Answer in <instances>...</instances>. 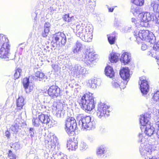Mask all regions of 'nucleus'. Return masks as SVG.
Masks as SVG:
<instances>
[{"label": "nucleus", "instance_id": "1", "mask_svg": "<svg viewBox=\"0 0 159 159\" xmlns=\"http://www.w3.org/2000/svg\"><path fill=\"white\" fill-rule=\"evenodd\" d=\"M83 48L82 44L77 41L72 47V51L74 53L78 55V57L76 58L77 60L83 61L88 66H92L91 65L95 63L96 55L91 52L89 49L83 50Z\"/></svg>", "mask_w": 159, "mask_h": 159}, {"label": "nucleus", "instance_id": "2", "mask_svg": "<svg viewBox=\"0 0 159 159\" xmlns=\"http://www.w3.org/2000/svg\"><path fill=\"white\" fill-rule=\"evenodd\" d=\"M151 117V114L147 112L141 115L139 118L140 129L142 131L144 130V133L148 136H151L153 134L156 135V130L151 125V123L149 121Z\"/></svg>", "mask_w": 159, "mask_h": 159}, {"label": "nucleus", "instance_id": "3", "mask_svg": "<svg viewBox=\"0 0 159 159\" xmlns=\"http://www.w3.org/2000/svg\"><path fill=\"white\" fill-rule=\"evenodd\" d=\"M93 95L91 93H87L78 100L81 108L84 110L90 111L94 108L96 102Z\"/></svg>", "mask_w": 159, "mask_h": 159}, {"label": "nucleus", "instance_id": "4", "mask_svg": "<svg viewBox=\"0 0 159 159\" xmlns=\"http://www.w3.org/2000/svg\"><path fill=\"white\" fill-rule=\"evenodd\" d=\"M139 137L140 139L139 140V142L141 143L139 147V151L142 156L145 157V159H157L155 156H150L152 153V151L151 146L146 144L145 143V139L143 137L141 134H139Z\"/></svg>", "mask_w": 159, "mask_h": 159}, {"label": "nucleus", "instance_id": "5", "mask_svg": "<svg viewBox=\"0 0 159 159\" xmlns=\"http://www.w3.org/2000/svg\"><path fill=\"white\" fill-rule=\"evenodd\" d=\"M138 36L136 35V40L140 39L142 41L154 44L156 42V37L153 33L148 30H140L138 33Z\"/></svg>", "mask_w": 159, "mask_h": 159}, {"label": "nucleus", "instance_id": "6", "mask_svg": "<svg viewBox=\"0 0 159 159\" xmlns=\"http://www.w3.org/2000/svg\"><path fill=\"white\" fill-rule=\"evenodd\" d=\"M91 118L90 116H87L81 117L78 123L79 128L83 129L90 130L94 129L95 127V123L93 120H91Z\"/></svg>", "mask_w": 159, "mask_h": 159}, {"label": "nucleus", "instance_id": "7", "mask_svg": "<svg viewBox=\"0 0 159 159\" xmlns=\"http://www.w3.org/2000/svg\"><path fill=\"white\" fill-rule=\"evenodd\" d=\"M65 126L66 131L70 136L74 135L75 130L77 128H79L76 120L72 117H69L66 119L65 121Z\"/></svg>", "mask_w": 159, "mask_h": 159}, {"label": "nucleus", "instance_id": "8", "mask_svg": "<svg viewBox=\"0 0 159 159\" xmlns=\"http://www.w3.org/2000/svg\"><path fill=\"white\" fill-rule=\"evenodd\" d=\"M107 106L101 102L99 103L98 104L96 111L97 116L102 120L105 119L106 116L109 115L110 111L108 110V108Z\"/></svg>", "mask_w": 159, "mask_h": 159}, {"label": "nucleus", "instance_id": "9", "mask_svg": "<svg viewBox=\"0 0 159 159\" xmlns=\"http://www.w3.org/2000/svg\"><path fill=\"white\" fill-rule=\"evenodd\" d=\"M120 75L123 80L120 84V88L121 90L125 88L129 80L130 75L129 69L128 67L123 68L120 70Z\"/></svg>", "mask_w": 159, "mask_h": 159}, {"label": "nucleus", "instance_id": "10", "mask_svg": "<svg viewBox=\"0 0 159 159\" xmlns=\"http://www.w3.org/2000/svg\"><path fill=\"white\" fill-rule=\"evenodd\" d=\"M80 26L78 27V32H77V36L80 37L81 39L85 42H90L92 38V33L93 28L92 25H90V28H89V27H88L87 29H88V30L87 31L86 33H84V34H83L82 33H80L81 30H83L82 29L80 28V29L79 30L80 28Z\"/></svg>", "mask_w": 159, "mask_h": 159}, {"label": "nucleus", "instance_id": "11", "mask_svg": "<svg viewBox=\"0 0 159 159\" xmlns=\"http://www.w3.org/2000/svg\"><path fill=\"white\" fill-rule=\"evenodd\" d=\"M139 16L141 20V24L142 23H145L143 25H142V26L144 27L147 26L148 24L147 23L151 20L155 22V17L156 16V15L152 13L147 11L143 12L140 13Z\"/></svg>", "mask_w": 159, "mask_h": 159}, {"label": "nucleus", "instance_id": "12", "mask_svg": "<svg viewBox=\"0 0 159 159\" xmlns=\"http://www.w3.org/2000/svg\"><path fill=\"white\" fill-rule=\"evenodd\" d=\"M52 39V41L53 42L52 46L53 47H57V42L59 43H61L62 45L64 46L66 42V36L65 34L62 32H58L54 34Z\"/></svg>", "mask_w": 159, "mask_h": 159}, {"label": "nucleus", "instance_id": "13", "mask_svg": "<svg viewBox=\"0 0 159 159\" xmlns=\"http://www.w3.org/2000/svg\"><path fill=\"white\" fill-rule=\"evenodd\" d=\"M146 78L145 76H142L140 78L139 84L141 92L143 96L146 95L149 91V85Z\"/></svg>", "mask_w": 159, "mask_h": 159}, {"label": "nucleus", "instance_id": "14", "mask_svg": "<svg viewBox=\"0 0 159 159\" xmlns=\"http://www.w3.org/2000/svg\"><path fill=\"white\" fill-rule=\"evenodd\" d=\"M61 89L58 86L52 85L49 87L48 90L49 96L52 98H57L60 95Z\"/></svg>", "mask_w": 159, "mask_h": 159}, {"label": "nucleus", "instance_id": "15", "mask_svg": "<svg viewBox=\"0 0 159 159\" xmlns=\"http://www.w3.org/2000/svg\"><path fill=\"white\" fill-rule=\"evenodd\" d=\"M0 48V57L4 59L7 61L9 60V55L10 54V45L8 44L4 46H1Z\"/></svg>", "mask_w": 159, "mask_h": 159}, {"label": "nucleus", "instance_id": "16", "mask_svg": "<svg viewBox=\"0 0 159 159\" xmlns=\"http://www.w3.org/2000/svg\"><path fill=\"white\" fill-rule=\"evenodd\" d=\"M91 25H87L86 22H80L79 24H78L76 25L75 27V31H74V32H75L77 36V32H78V27L80 26V28L82 29L83 30H82V31H80V33L81 34L82 33V34H84V33H86L87 32V31L88 30V29H87L88 27H89V28H90V26ZM80 28H79V30L80 29Z\"/></svg>", "mask_w": 159, "mask_h": 159}, {"label": "nucleus", "instance_id": "17", "mask_svg": "<svg viewBox=\"0 0 159 159\" xmlns=\"http://www.w3.org/2000/svg\"><path fill=\"white\" fill-rule=\"evenodd\" d=\"M131 54L128 52H125L121 55L120 58L121 62L124 65L128 64L131 61Z\"/></svg>", "mask_w": 159, "mask_h": 159}, {"label": "nucleus", "instance_id": "18", "mask_svg": "<svg viewBox=\"0 0 159 159\" xmlns=\"http://www.w3.org/2000/svg\"><path fill=\"white\" fill-rule=\"evenodd\" d=\"M88 86L92 89L96 88L100 84V80L96 77H93L88 81Z\"/></svg>", "mask_w": 159, "mask_h": 159}, {"label": "nucleus", "instance_id": "19", "mask_svg": "<svg viewBox=\"0 0 159 159\" xmlns=\"http://www.w3.org/2000/svg\"><path fill=\"white\" fill-rule=\"evenodd\" d=\"M107 152V148L104 145L99 146L97 149V155L99 158H105L107 156L105 154Z\"/></svg>", "mask_w": 159, "mask_h": 159}, {"label": "nucleus", "instance_id": "20", "mask_svg": "<svg viewBox=\"0 0 159 159\" xmlns=\"http://www.w3.org/2000/svg\"><path fill=\"white\" fill-rule=\"evenodd\" d=\"M20 122L21 121L19 118L16 119L15 120L14 124L10 127L11 130L15 134L17 133L21 126Z\"/></svg>", "mask_w": 159, "mask_h": 159}, {"label": "nucleus", "instance_id": "21", "mask_svg": "<svg viewBox=\"0 0 159 159\" xmlns=\"http://www.w3.org/2000/svg\"><path fill=\"white\" fill-rule=\"evenodd\" d=\"M39 119L40 122L43 124L47 125L50 121L49 116L47 114L41 113L39 115Z\"/></svg>", "mask_w": 159, "mask_h": 159}, {"label": "nucleus", "instance_id": "22", "mask_svg": "<svg viewBox=\"0 0 159 159\" xmlns=\"http://www.w3.org/2000/svg\"><path fill=\"white\" fill-rule=\"evenodd\" d=\"M67 147L68 149L75 150L78 148V142L76 140L73 141L71 140H69L67 141Z\"/></svg>", "mask_w": 159, "mask_h": 159}, {"label": "nucleus", "instance_id": "23", "mask_svg": "<svg viewBox=\"0 0 159 159\" xmlns=\"http://www.w3.org/2000/svg\"><path fill=\"white\" fill-rule=\"evenodd\" d=\"M105 75L110 78L114 76L115 73L112 67L109 66H107L105 69Z\"/></svg>", "mask_w": 159, "mask_h": 159}, {"label": "nucleus", "instance_id": "24", "mask_svg": "<svg viewBox=\"0 0 159 159\" xmlns=\"http://www.w3.org/2000/svg\"><path fill=\"white\" fill-rule=\"evenodd\" d=\"M150 11H153L154 12L157 13L156 14L159 13V4L155 1L152 2L149 7Z\"/></svg>", "mask_w": 159, "mask_h": 159}, {"label": "nucleus", "instance_id": "25", "mask_svg": "<svg viewBox=\"0 0 159 159\" xmlns=\"http://www.w3.org/2000/svg\"><path fill=\"white\" fill-rule=\"evenodd\" d=\"M9 44V40L7 37L3 34H0V47Z\"/></svg>", "mask_w": 159, "mask_h": 159}, {"label": "nucleus", "instance_id": "26", "mask_svg": "<svg viewBox=\"0 0 159 159\" xmlns=\"http://www.w3.org/2000/svg\"><path fill=\"white\" fill-rule=\"evenodd\" d=\"M88 2L86 4V8L90 11L94 10L96 6V0H88Z\"/></svg>", "mask_w": 159, "mask_h": 159}, {"label": "nucleus", "instance_id": "27", "mask_svg": "<svg viewBox=\"0 0 159 159\" xmlns=\"http://www.w3.org/2000/svg\"><path fill=\"white\" fill-rule=\"evenodd\" d=\"M51 26L50 24L48 22H46L44 25V31L42 33V36L43 37H46L49 32V28Z\"/></svg>", "mask_w": 159, "mask_h": 159}, {"label": "nucleus", "instance_id": "28", "mask_svg": "<svg viewBox=\"0 0 159 159\" xmlns=\"http://www.w3.org/2000/svg\"><path fill=\"white\" fill-rule=\"evenodd\" d=\"M59 106L57 105L56 106V115L57 117L63 118L64 117L65 113V111L63 109L62 107L59 108Z\"/></svg>", "mask_w": 159, "mask_h": 159}, {"label": "nucleus", "instance_id": "29", "mask_svg": "<svg viewBox=\"0 0 159 159\" xmlns=\"http://www.w3.org/2000/svg\"><path fill=\"white\" fill-rule=\"evenodd\" d=\"M35 75L36 77L38 78V80L40 81H42L44 79H49L48 77L45 75L43 73L40 71H36L35 73Z\"/></svg>", "mask_w": 159, "mask_h": 159}, {"label": "nucleus", "instance_id": "30", "mask_svg": "<svg viewBox=\"0 0 159 159\" xmlns=\"http://www.w3.org/2000/svg\"><path fill=\"white\" fill-rule=\"evenodd\" d=\"M119 56L118 53L112 52L111 53L109 59L111 63H116L118 61Z\"/></svg>", "mask_w": 159, "mask_h": 159}, {"label": "nucleus", "instance_id": "31", "mask_svg": "<svg viewBox=\"0 0 159 159\" xmlns=\"http://www.w3.org/2000/svg\"><path fill=\"white\" fill-rule=\"evenodd\" d=\"M16 104L17 107L19 109L22 108V107L25 105L24 99L22 97H19L16 101Z\"/></svg>", "mask_w": 159, "mask_h": 159}, {"label": "nucleus", "instance_id": "32", "mask_svg": "<svg viewBox=\"0 0 159 159\" xmlns=\"http://www.w3.org/2000/svg\"><path fill=\"white\" fill-rule=\"evenodd\" d=\"M130 11L134 14V15H136L137 14H139L141 13L140 12V11L138 6L136 5H133L131 6Z\"/></svg>", "mask_w": 159, "mask_h": 159}, {"label": "nucleus", "instance_id": "33", "mask_svg": "<svg viewBox=\"0 0 159 159\" xmlns=\"http://www.w3.org/2000/svg\"><path fill=\"white\" fill-rule=\"evenodd\" d=\"M54 159H68L66 156L64 155L61 152H58L55 154H53Z\"/></svg>", "mask_w": 159, "mask_h": 159}, {"label": "nucleus", "instance_id": "34", "mask_svg": "<svg viewBox=\"0 0 159 159\" xmlns=\"http://www.w3.org/2000/svg\"><path fill=\"white\" fill-rule=\"evenodd\" d=\"M152 52H154V54L156 55V56L157 55H159V44H155L154 45L153 49L152 50L148 52L147 53H151L153 54Z\"/></svg>", "mask_w": 159, "mask_h": 159}, {"label": "nucleus", "instance_id": "35", "mask_svg": "<svg viewBox=\"0 0 159 159\" xmlns=\"http://www.w3.org/2000/svg\"><path fill=\"white\" fill-rule=\"evenodd\" d=\"M107 37L108 40L110 44H114L116 39V35H115L113 36L112 34H107Z\"/></svg>", "mask_w": 159, "mask_h": 159}, {"label": "nucleus", "instance_id": "36", "mask_svg": "<svg viewBox=\"0 0 159 159\" xmlns=\"http://www.w3.org/2000/svg\"><path fill=\"white\" fill-rule=\"evenodd\" d=\"M23 83L24 87L25 89L26 92L27 93V90L28 89L30 84L29 79L27 77L24 78Z\"/></svg>", "mask_w": 159, "mask_h": 159}, {"label": "nucleus", "instance_id": "37", "mask_svg": "<svg viewBox=\"0 0 159 159\" xmlns=\"http://www.w3.org/2000/svg\"><path fill=\"white\" fill-rule=\"evenodd\" d=\"M81 68V66L79 64L75 65L72 70L74 72V75L77 76L79 75V70Z\"/></svg>", "mask_w": 159, "mask_h": 159}, {"label": "nucleus", "instance_id": "38", "mask_svg": "<svg viewBox=\"0 0 159 159\" xmlns=\"http://www.w3.org/2000/svg\"><path fill=\"white\" fill-rule=\"evenodd\" d=\"M63 20L65 21L68 22L72 21L74 19L73 16L70 17L69 14L65 15L63 17Z\"/></svg>", "mask_w": 159, "mask_h": 159}, {"label": "nucleus", "instance_id": "39", "mask_svg": "<svg viewBox=\"0 0 159 159\" xmlns=\"http://www.w3.org/2000/svg\"><path fill=\"white\" fill-rule=\"evenodd\" d=\"M29 134L31 138V140H33V137H34L35 135V131L33 128H30L29 129Z\"/></svg>", "mask_w": 159, "mask_h": 159}, {"label": "nucleus", "instance_id": "40", "mask_svg": "<svg viewBox=\"0 0 159 159\" xmlns=\"http://www.w3.org/2000/svg\"><path fill=\"white\" fill-rule=\"evenodd\" d=\"M131 2L135 5L138 6H142L143 4V0H131Z\"/></svg>", "mask_w": 159, "mask_h": 159}, {"label": "nucleus", "instance_id": "41", "mask_svg": "<svg viewBox=\"0 0 159 159\" xmlns=\"http://www.w3.org/2000/svg\"><path fill=\"white\" fill-rule=\"evenodd\" d=\"M157 120V121L155 122L156 128L155 134L157 137L159 139V118H158Z\"/></svg>", "mask_w": 159, "mask_h": 159}, {"label": "nucleus", "instance_id": "42", "mask_svg": "<svg viewBox=\"0 0 159 159\" xmlns=\"http://www.w3.org/2000/svg\"><path fill=\"white\" fill-rule=\"evenodd\" d=\"M39 121V118L34 117L32 119V123L33 125L35 127H39V125L40 123Z\"/></svg>", "mask_w": 159, "mask_h": 159}, {"label": "nucleus", "instance_id": "43", "mask_svg": "<svg viewBox=\"0 0 159 159\" xmlns=\"http://www.w3.org/2000/svg\"><path fill=\"white\" fill-rule=\"evenodd\" d=\"M22 72L21 69L18 68L15 71V72L14 75V78L16 79H18L20 75V73Z\"/></svg>", "mask_w": 159, "mask_h": 159}, {"label": "nucleus", "instance_id": "44", "mask_svg": "<svg viewBox=\"0 0 159 159\" xmlns=\"http://www.w3.org/2000/svg\"><path fill=\"white\" fill-rule=\"evenodd\" d=\"M153 54L151 53H147V55L150 57H153L155 58L156 60H157V64L158 65H159V55H157V56H156V55L155 54H154V52H152Z\"/></svg>", "mask_w": 159, "mask_h": 159}, {"label": "nucleus", "instance_id": "45", "mask_svg": "<svg viewBox=\"0 0 159 159\" xmlns=\"http://www.w3.org/2000/svg\"><path fill=\"white\" fill-rule=\"evenodd\" d=\"M8 156L10 159H16V155L13 153L11 150L8 151Z\"/></svg>", "mask_w": 159, "mask_h": 159}, {"label": "nucleus", "instance_id": "46", "mask_svg": "<svg viewBox=\"0 0 159 159\" xmlns=\"http://www.w3.org/2000/svg\"><path fill=\"white\" fill-rule=\"evenodd\" d=\"M153 98L155 101L159 102V92L157 91L155 93L153 96Z\"/></svg>", "mask_w": 159, "mask_h": 159}, {"label": "nucleus", "instance_id": "47", "mask_svg": "<svg viewBox=\"0 0 159 159\" xmlns=\"http://www.w3.org/2000/svg\"><path fill=\"white\" fill-rule=\"evenodd\" d=\"M87 147V145L85 142H81L80 144V149L81 150H85Z\"/></svg>", "mask_w": 159, "mask_h": 159}, {"label": "nucleus", "instance_id": "48", "mask_svg": "<svg viewBox=\"0 0 159 159\" xmlns=\"http://www.w3.org/2000/svg\"><path fill=\"white\" fill-rule=\"evenodd\" d=\"M132 30V26L130 25L129 26H126L125 27L124 29V32L128 33L130 32Z\"/></svg>", "mask_w": 159, "mask_h": 159}, {"label": "nucleus", "instance_id": "49", "mask_svg": "<svg viewBox=\"0 0 159 159\" xmlns=\"http://www.w3.org/2000/svg\"><path fill=\"white\" fill-rule=\"evenodd\" d=\"M12 146L14 147L15 150H17L20 148V145L19 142H16L14 143Z\"/></svg>", "mask_w": 159, "mask_h": 159}, {"label": "nucleus", "instance_id": "50", "mask_svg": "<svg viewBox=\"0 0 159 159\" xmlns=\"http://www.w3.org/2000/svg\"><path fill=\"white\" fill-rule=\"evenodd\" d=\"M86 69L83 67L81 66V68L79 70V75L80 74H84L86 72Z\"/></svg>", "mask_w": 159, "mask_h": 159}, {"label": "nucleus", "instance_id": "51", "mask_svg": "<svg viewBox=\"0 0 159 159\" xmlns=\"http://www.w3.org/2000/svg\"><path fill=\"white\" fill-rule=\"evenodd\" d=\"M155 18V23L159 24V13L158 14V15L156 14Z\"/></svg>", "mask_w": 159, "mask_h": 159}, {"label": "nucleus", "instance_id": "52", "mask_svg": "<svg viewBox=\"0 0 159 159\" xmlns=\"http://www.w3.org/2000/svg\"><path fill=\"white\" fill-rule=\"evenodd\" d=\"M112 85L113 87L117 88L118 87L120 88V84L116 82H114L112 83Z\"/></svg>", "mask_w": 159, "mask_h": 159}, {"label": "nucleus", "instance_id": "53", "mask_svg": "<svg viewBox=\"0 0 159 159\" xmlns=\"http://www.w3.org/2000/svg\"><path fill=\"white\" fill-rule=\"evenodd\" d=\"M131 21V22L133 23V25H134L135 26H137L136 24L137 23V20L135 18H132Z\"/></svg>", "mask_w": 159, "mask_h": 159}, {"label": "nucleus", "instance_id": "54", "mask_svg": "<svg viewBox=\"0 0 159 159\" xmlns=\"http://www.w3.org/2000/svg\"><path fill=\"white\" fill-rule=\"evenodd\" d=\"M11 135V134L9 131L8 130L5 133V136L7 137V139H9Z\"/></svg>", "mask_w": 159, "mask_h": 159}, {"label": "nucleus", "instance_id": "55", "mask_svg": "<svg viewBox=\"0 0 159 159\" xmlns=\"http://www.w3.org/2000/svg\"><path fill=\"white\" fill-rule=\"evenodd\" d=\"M147 48V46L146 45L142 44L141 46V49L143 50H145Z\"/></svg>", "mask_w": 159, "mask_h": 159}, {"label": "nucleus", "instance_id": "56", "mask_svg": "<svg viewBox=\"0 0 159 159\" xmlns=\"http://www.w3.org/2000/svg\"><path fill=\"white\" fill-rule=\"evenodd\" d=\"M107 8L108 9L109 12H112L114 10V8L109 7L108 5H107Z\"/></svg>", "mask_w": 159, "mask_h": 159}, {"label": "nucleus", "instance_id": "57", "mask_svg": "<svg viewBox=\"0 0 159 159\" xmlns=\"http://www.w3.org/2000/svg\"><path fill=\"white\" fill-rule=\"evenodd\" d=\"M52 124L53 126V125H55L57 124V122L56 121L52 120H51Z\"/></svg>", "mask_w": 159, "mask_h": 159}, {"label": "nucleus", "instance_id": "58", "mask_svg": "<svg viewBox=\"0 0 159 159\" xmlns=\"http://www.w3.org/2000/svg\"><path fill=\"white\" fill-rule=\"evenodd\" d=\"M86 159H92V158H91V157H89V158H87Z\"/></svg>", "mask_w": 159, "mask_h": 159}, {"label": "nucleus", "instance_id": "59", "mask_svg": "<svg viewBox=\"0 0 159 159\" xmlns=\"http://www.w3.org/2000/svg\"><path fill=\"white\" fill-rule=\"evenodd\" d=\"M47 61H48V62H49V61H48L47 59Z\"/></svg>", "mask_w": 159, "mask_h": 159}, {"label": "nucleus", "instance_id": "60", "mask_svg": "<svg viewBox=\"0 0 159 159\" xmlns=\"http://www.w3.org/2000/svg\"><path fill=\"white\" fill-rule=\"evenodd\" d=\"M41 61L43 62V61L42 60H41Z\"/></svg>", "mask_w": 159, "mask_h": 159}, {"label": "nucleus", "instance_id": "61", "mask_svg": "<svg viewBox=\"0 0 159 159\" xmlns=\"http://www.w3.org/2000/svg\"><path fill=\"white\" fill-rule=\"evenodd\" d=\"M9 116H8L7 117H9Z\"/></svg>", "mask_w": 159, "mask_h": 159}, {"label": "nucleus", "instance_id": "62", "mask_svg": "<svg viewBox=\"0 0 159 159\" xmlns=\"http://www.w3.org/2000/svg\"><path fill=\"white\" fill-rule=\"evenodd\" d=\"M44 82H45V80H44Z\"/></svg>", "mask_w": 159, "mask_h": 159}, {"label": "nucleus", "instance_id": "63", "mask_svg": "<svg viewBox=\"0 0 159 159\" xmlns=\"http://www.w3.org/2000/svg\"><path fill=\"white\" fill-rule=\"evenodd\" d=\"M158 92H159V91H157Z\"/></svg>", "mask_w": 159, "mask_h": 159}]
</instances>
